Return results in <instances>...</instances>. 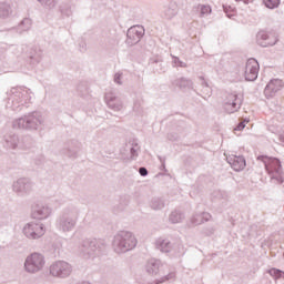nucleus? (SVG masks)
<instances>
[{
    "label": "nucleus",
    "instance_id": "obj_5",
    "mask_svg": "<svg viewBox=\"0 0 284 284\" xmlns=\"http://www.w3.org/2000/svg\"><path fill=\"white\" fill-rule=\"evenodd\" d=\"M242 99L239 95L231 93L226 98L225 110L229 114L237 112L241 108Z\"/></svg>",
    "mask_w": 284,
    "mask_h": 284
},
{
    "label": "nucleus",
    "instance_id": "obj_7",
    "mask_svg": "<svg viewBox=\"0 0 284 284\" xmlns=\"http://www.w3.org/2000/svg\"><path fill=\"white\" fill-rule=\"evenodd\" d=\"M262 161L265 164L267 172H280L281 170V161L276 158L262 156Z\"/></svg>",
    "mask_w": 284,
    "mask_h": 284
},
{
    "label": "nucleus",
    "instance_id": "obj_13",
    "mask_svg": "<svg viewBox=\"0 0 284 284\" xmlns=\"http://www.w3.org/2000/svg\"><path fill=\"white\" fill-rule=\"evenodd\" d=\"M50 214V211L45 207L42 209V211H34L33 217L34 219H45Z\"/></svg>",
    "mask_w": 284,
    "mask_h": 284
},
{
    "label": "nucleus",
    "instance_id": "obj_10",
    "mask_svg": "<svg viewBox=\"0 0 284 284\" xmlns=\"http://www.w3.org/2000/svg\"><path fill=\"white\" fill-rule=\"evenodd\" d=\"M129 39H132L133 41H139L141 37H143V28L141 27H133L128 30L126 33Z\"/></svg>",
    "mask_w": 284,
    "mask_h": 284
},
{
    "label": "nucleus",
    "instance_id": "obj_16",
    "mask_svg": "<svg viewBox=\"0 0 284 284\" xmlns=\"http://www.w3.org/2000/svg\"><path fill=\"white\" fill-rule=\"evenodd\" d=\"M139 172H140L141 176H148V169L140 168Z\"/></svg>",
    "mask_w": 284,
    "mask_h": 284
},
{
    "label": "nucleus",
    "instance_id": "obj_3",
    "mask_svg": "<svg viewBox=\"0 0 284 284\" xmlns=\"http://www.w3.org/2000/svg\"><path fill=\"white\" fill-rule=\"evenodd\" d=\"M23 232L28 239H41V236L45 234L43 225L38 223L28 224L27 226H24Z\"/></svg>",
    "mask_w": 284,
    "mask_h": 284
},
{
    "label": "nucleus",
    "instance_id": "obj_12",
    "mask_svg": "<svg viewBox=\"0 0 284 284\" xmlns=\"http://www.w3.org/2000/svg\"><path fill=\"white\" fill-rule=\"evenodd\" d=\"M264 6L268 8L270 10H274V8H278L281 4V0H263Z\"/></svg>",
    "mask_w": 284,
    "mask_h": 284
},
{
    "label": "nucleus",
    "instance_id": "obj_4",
    "mask_svg": "<svg viewBox=\"0 0 284 284\" xmlns=\"http://www.w3.org/2000/svg\"><path fill=\"white\" fill-rule=\"evenodd\" d=\"M257 41L266 48V45H276L278 37L276 36V32L260 31L257 33Z\"/></svg>",
    "mask_w": 284,
    "mask_h": 284
},
{
    "label": "nucleus",
    "instance_id": "obj_1",
    "mask_svg": "<svg viewBox=\"0 0 284 284\" xmlns=\"http://www.w3.org/2000/svg\"><path fill=\"white\" fill-rule=\"evenodd\" d=\"M43 256L41 254H31L24 264V267L27 270V272H39V270H41V267H43Z\"/></svg>",
    "mask_w": 284,
    "mask_h": 284
},
{
    "label": "nucleus",
    "instance_id": "obj_15",
    "mask_svg": "<svg viewBox=\"0 0 284 284\" xmlns=\"http://www.w3.org/2000/svg\"><path fill=\"white\" fill-rule=\"evenodd\" d=\"M201 12H202V14H210V12H212V9L207 6H203L201 8Z\"/></svg>",
    "mask_w": 284,
    "mask_h": 284
},
{
    "label": "nucleus",
    "instance_id": "obj_11",
    "mask_svg": "<svg viewBox=\"0 0 284 284\" xmlns=\"http://www.w3.org/2000/svg\"><path fill=\"white\" fill-rule=\"evenodd\" d=\"M136 246V239L132 236V234H126L124 243L122 244V248L124 251L132 250V247Z\"/></svg>",
    "mask_w": 284,
    "mask_h": 284
},
{
    "label": "nucleus",
    "instance_id": "obj_8",
    "mask_svg": "<svg viewBox=\"0 0 284 284\" xmlns=\"http://www.w3.org/2000/svg\"><path fill=\"white\" fill-rule=\"evenodd\" d=\"M229 162L231 163V166L235 172H241V170H245V165L247 163L245 162V158L239 156V155H231L229 158Z\"/></svg>",
    "mask_w": 284,
    "mask_h": 284
},
{
    "label": "nucleus",
    "instance_id": "obj_14",
    "mask_svg": "<svg viewBox=\"0 0 284 284\" xmlns=\"http://www.w3.org/2000/svg\"><path fill=\"white\" fill-rule=\"evenodd\" d=\"M247 122L243 121L240 122L239 125L234 129V132H241L242 130H245V125Z\"/></svg>",
    "mask_w": 284,
    "mask_h": 284
},
{
    "label": "nucleus",
    "instance_id": "obj_17",
    "mask_svg": "<svg viewBox=\"0 0 284 284\" xmlns=\"http://www.w3.org/2000/svg\"><path fill=\"white\" fill-rule=\"evenodd\" d=\"M270 274H280V271H277L276 268H273L270 271Z\"/></svg>",
    "mask_w": 284,
    "mask_h": 284
},
{
    "label": "nucleus",
    "instance_id": "obj_6",
    "mask_svg": "<svg viewBox=\"0 0 284 284\" xmlns=\"http://www.w3.org/2000/svg\"><path fill=\"white\" fill-rule=\"evenodd\" d=\"M52 276H69L70 264L65 262H58L50 267Z\"/></svg>",
    "mask_w": 284,
    "mask_h": 284
},
{
    "label": "nucleus",
    "instance_id": "obj_2",
    "mask_svg": "<svg viewBox=\"0 0 284 284\" xmlns=\"http://www.w3.org/2000/svg\"><path fill=\"white\" fill-rule=\"evenodd\" d=\"M258 61L256 59H248L245 65L244 77L246 81H256L258 78Z\"/></svg>",
    "mask_w": 284,
    "mask_h": 284
},
{
    "label": "nucleus",
    "instance_id": "obj_9",
    "mask_svg": "<svg viewBox=\"0 0 284 284\" xmlns=\"http://www.w3.org/2000/svg\"><path fill=\"white\" fill-rule=\"evenodd\" d=\"M281 88H282V82H281V80H273V81H271V82L266 85V88H265V90H264V94H265L266 97H274V94H276V92H278V90H281Z\"/></svg>",
    "mask_w": 284,
    "mask_h": 284
}]
</instances>
